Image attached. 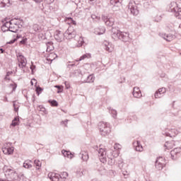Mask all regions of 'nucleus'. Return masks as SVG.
Returning a JSON list of instances; mask_svg holds the SVG:
<instances>
[{
  "mask_svg": "<svg viewBox=\"0 0 181 181\" xmlns=\"http://www.w3.org/2000/svg\"><path fill=\"white\" fill-rule=\"evenodd\" d=\"M84 45V38L83 37H80L79 40H78L77 47H81Z\"/></svg>",
  "mask_w": 181,
  "mask_h": 181,
  "instance_id": "72a5a7b5",
  "label": "nucleus"
},
{
  "mask_svg": "<svg viewBox=\"0 0 181 181\" xmlns=\"http://www.w3.org/2000/svg\"><path fill=\"white\" fill-rule=\"evenodd\" d=\"M133 146L137 152H142L144 151V147L142 146V144H141V141H136L133 142Z\"/></svg>",
  "mask_w": 181,
  "mask_h": 181,
  "instance_id": "a211bd4d",
  "label": "nucleus"
},
{
  "mask_svg": "<svg viewBox=\"0 0 181 181\" xmlns=\"http://www.w3.org/2000/svg\"><path fill=\"white\" fill-rule=\"evenodd\" d=\"M48 103L51 104L52 107H57L59 105V103L55 100H48Z\"/></svg>",
  "mask_w": 181,
  "mask_h": 181,
  "instance_id": "58836bf2",
  "label": "nucleus"
},
{
  "mask_svg": "<svg viewBox=\"0 0 181 181\" xmlns=\"http://www.w3.org/2000/svg\"><path fill=\"white\" fill-rule=\"evenodd\" d=\"M38 108H39L40 111H42V112H44V114H46V108H45V107H43V105H39Z\"/></svg>",
  "mask_w": 181,
  "mask_h": 181,
  "instance_id": "c03bdc74",
  "label": "nucleus"
},
{
  "mask_svg": "<svg viewBox=\"0 0 181 181\" xmlns=\"http://www.w3.org/2000/svg\"><path fill=\"white\" fill-rule=\"evenodd\" d=\"M172 145L173 144L170 142H165L164 146L166 148V149H172V148L173 147Z\"/></svg>",
  "mask_w": 181,
  "mask_h": 181,
  "instance_id": "a19ab883",
  "label": "nucleus"
},
{
  "mask_svg": "<svg viewBox=\"0 0 181 181\" xmlns=\"http://www.w3.org/2000/svg\"><path fill=\"white\" fill-rule=\"evenodd\" d=\"M30 69L32 71V74H33V71L35 70V69H36V66L33 64L32 66H30Z\"/></svg>",
  "mask_w": 181,
  "mask_h": 181,
  "instance_id": "5fc2aeb1",
  "label": "nucleus"
},
{
  "mask_svg": "<svg viewBox=\"0 0 181 181\" xmlns=\"http://www.w3.org/2000/svg\"><path fill=\"white\" fill-rule=\"evenodd\" d=\"M40 0H33L34 2H35V4H37Z\"/></svg>",
  "mask_w": 181,
  "mask_h": 181,
  "instance_id": "338daca9",
  "label": "nucleus"
},
{
  "mask_svg": "<svg viewBox=\"0 0 181 181\" xmlns=\"http://www.w3.org/2000/svg\"><path fill=\"white\" fill-rule=\"evenodd\" d=\"M90 57H91L90 54H84L80 57L79 62H81V60H84V59H90Z\"/></svg>",
  "mask_w": 181,
  "mask_h": 181,
  "instance_id": "c9c22d12",
  "label": "nucleus"
},
{
  "mask_svg": "<svg viewBox=\"0 0 181 181\" xmlns=\"http://www.w3.org/2000/svg\"><path fill=\"white\" fill-rule=\"evenodd\" d=\"M4 79L6 81V80H11V78H9V76H8L7 75H6Z\"/></svg>",
  "mask_w": 181,
  "mask_h": 181,
  "instance_id": "e2e57ef3",
  "label": "nucleus"
},
{
  "mask_svg": "<svg viewBox=\"0 0 181 181\" xmlns=\"http://www.w3.org/2000/svg\"><path fill=\"white\" fill-rule=\"evenodd\" d=\"M170 153L172 159H176L178 156H180L181 155V148H175L173 150H172Z\"/></svg>",
  "mask_w": 181,
  "mask_h": 181,
  "instance_id": "ddd939ff",
  "label": "nucleus"
},
{
  "mask_svg": "<svg viewBox=\"0 0 181 181\" xmlns=\"http://www.w3.org/2000/svg\"><path fill=\"white\" fill-rule=\"evenodd\" d=\"M159 36L160 37H163V39H164V40H166L167 42H172V40L175 39V35L172 34L159 33Z\"/></svg>",
  "mask_w": 181,
  "mask_h": 181,
  "instance_id": "2eb2a0df",
  "label": "nucleus"
},
{
  "mask_svg": "<svg viewBox=\"0 0 181 181\" xmlns=\"http://www.w3.org/2000/svg\"><path fill=\"white\" fill-rule=\"evenodd\" d=\"M98 128L100 135H102V136H106V135H109V134L111 132V127L110 126V123L100 122L98 124Z\"/></svg>",
  "mask_w": 181,
  "mask_h": 181,
  "instance_id": "7ed1b4c3",
  "label": "nucleus"
},
{
  "mask_svg": "<svg viewBox=\"0 0 181 181\" xmlns=\"http://www.w3.org/2000/svg\"><path fill=\"white\" fill-rule=\"evenodd\" d=\"M57 57V54L54 53H51L47 57V61L49 62V63H52Z\"/></svg>",
  "mask_w": 181,
  "mask_h": 181,
  "instance_id": "a878e982",
  "label": "nucleus"
},
{
  "mask_svg": "<svg viewBox=\"0 0 181 181\" xmlns=\"http://www.w3.org/2000/svg\"><path fill=\"white\" fill-rule=\"evenodd\" d=\"M165 165H166V161L165 160V158H163V157L157 158L155 163V165L156 169H158V170H162V169L165 168Z\"/></svg>",
  "mask_w": 181,
  "mask_h": 181,
  "instance_id": "9d476101",
  "label": "nucleus"
},
{
  "mask_svg": "<svg viewBox=\"0 0 181 181\" xmlns=\"http://www.w3.org/2000/svg\"><path fill=\"white\" fill-rule=\"evenodd\" d=\"M15 42H16V39H14V40H11V41L8 42V44H9V45H13V43H15Z\"/></svg>",
  "mask_w": 181,
  "mask_h": 181,
  "instance_id": "bf43d9fd",
  "label": "nucleus"
},
{
  "mask_svg": "<svg viewBox=\"0 0 181 181\" xmlns=\"http://www.w3.org/2000/svg\"><path fill=\"white\" fill-rule=\"evenodd\" d=\"M48 177L51 181H59L60 180V175L55 173H49Z\"/></svg>",
  "mask_w": 181,
  "mask_h": 181,
  "instance_id": "6ab92c4d",
  "label": "nucleus"
},
{
  "mask_svg": "<svg viewBox=\"0 0 181 181\" xmlns=\"http://www.w3.org/2000/svg\"><path fill=\"white\" fill-rule=\"evenodd\" d=\"M162 15L157 14L156 16H154V21L155 22H160L162 21Z\"/></svg>",
  "mask_w": 181,
  "mask_h": 181,
  "instance_id": "e433bc0d",
  "label": "nucleus"
},
{
  "mask_svg": "<svg viewBox=\"0 0 181 181\" xmlns=\"http://www.w3.org/2000/svg\"><path fill=\"white\" fill-rule=\"evenodd\" d=\"M15 151V148L11 147V144H5L2 147V151L4 155H12Z\"/></svg>",
  "mask_w": 181,
  "mask_h": 181,
  "instance_id": "f8f14e48",
  "label": "nucleus"
},
{
  "mask_svg": "<svg viewBox=\"0 0 181 181\" xmlns=\"http://www.w3.org/2000/svg\"><path fill=\"white\" fill-rule=\"evenodd\" d=\"M12 127H16V125H19V118L15 117L11 123Z\"/></svg>",
  "mask_w": 181,
  "mask_h": 181,
  "instance_id": "f704fd0d",
  "label": "nucleus"
},
{
  "mask_svg": "<svg viewBox=\"0 0 181 181\" xmlns=\"http://www.w3.org/2000/svg\"><path fill=\"white\" fill-rule=\"evenodd\" d=\"M74 66H76V64H67V67H68L69 69H70L71 67H74Z\"/></svg>",
  "mask_w": 181,
  "mask_h": 181,
  "instance_id": "13d9d810",
  "label": "nucleus"
},
{
  "mask_svg": "<svg viewBox=\"0 0 181 181\" xmlns=\"http://www.w3.org/2000/svg\"><path fill=\"white\" fill-rule=\"evenodd\" d=\"M165 93H166V88H160L155 93L154 97L155 98H162Z\"/></svg>",
  "mask_w": 181,
  "mask_h": 181,
  "instance_id": "dca6fc26",
  "label": "nucleus"
},
{
  "mask_svg": "<svg viewBox=\"0 0 181 181\" xmlns=\"http://www.w3.org/2000/svg\"><path fill=\"white\" fill-rule=\"evenodd\" d=\"M114 149H115L116 151L121 149V146L119 145V144H115L114 146Z\"/></svg>",
  "mask_w": 181,
  "mask_h": 181,
  "instance_id": "09e8293b",
  "label": "nucleus"
},
{
  "mask_svg": "<svg viewBox=\"0 0 181 181\" xmlns=\"http://www.w3.org/2000/svg\"><path fill=\"white\" fill-rule=\"evenodd\" d=\"M46 46H47V52H52V50L54 49V47H53V42H47Z\"/></svg>",
  "mask_w": 181,
  "mask_h": 181,
  "instance_id": "cd10ccee",
  "label": "nucleus"
},
{
  "mask_svg": "<svg viewBox=\"0 0 181 181\" xmlns=\"http://www.w3.org/2000/svg\"><path fill=\"white\" fill-rule=\"evenodd\" d=\"M171 132L174 134H171L170 133H165V134L166 136H175V135H177V134H179V132L175 129H172Z\"/></svg>",
  "mask_w": 181,
  "mask_h": 181,
  "instance_id": "7c9ffc66",
  "label": "nucleus"
},
{
  "mask_svg": "<svg viewBox=\"0 0 181 181\" xmlns=\"http://www.w3.org/2000/svg\"><path fill=\"white\" fill-rule=\"evenodd\" d=\"M54 37L57 42H63L64 40V33L60 30H57L54 33Z\"/></svg>",
  "mask_w": 181,
  "mask_h": 181,
  "instance_id": "4468645a",
  "label": "nucleus"
},
{
  "mask_svg": "<svg viewBox=\"0 0 181 181\" xmlns=\"http://www.w3.org/2000/svg\"><path fill=\"white\" fill-rule=\"evenodd\" d=\"M103 45L105 46V49L106 52H109V53H111V52L114 50V46L108 41H104Z\"/></svg>",
  "mask_w": 181,
  "mask_h": 181,
  "instance_id": "f3484780",
  "label": "nucleus"
},
{
  "mask_svg": "<svg viewBox=\"0 0 181 181\" xmlns=\"http://www.w3.org/2000/svg\"><path fill=\"white\" fill-rule=\"evenodd\" d=\"M121 0H110L111 5H115L116 4L119 3Z\"/></svg>",
  "mask_w": 181,
  "mask_h": 181,
  "instance_id": "8fccbe9b",
  "label": "nucleus"
},
{
  "mask_svg": "<svg viewBox=\"0 0 181 181\" xmlns=\"http://www.w3.org/2000/svg\"><path fill=\"white\" fill-rule=\"evenodd\" d=\"M23 168H25V169H30L32 168V160H27L23 163Z\"/></svg>",
  "mask_w": 181,
  "mask_h": 181,
  "instance_id": "bb28decb",
  "label": "nucleus"
},
{
  "mask_svg": "<svg viewBox=\"0 0 181 181\" xmlns=\"http://www.w3.org/2000/svg\"><path fill=\"white\" fill-rule=\"evenodd\" d=\"M102 19L103 22H105L106 26H109L110 28L113 26L115 22V19L111 16L102 15Z\"/></svg>",
  "mask_w": 181,
  "mask_h": 181,
  "instance_id": "1a4fd4ad",
  "label": "nucleus"
},
{
  "mask_svg": "<svg viewBox=\"0 0 181 181\" xmlns=\"http://www.w3.org/2000/svg\"><path fill=\"white\" fill-rule=\"evenodd\" d=\"M79 158H81L83 162H87L89 159L88 153L87 151H82L79 153Z\"/></svg>",
  "mask_w": 181,
  "mask_h": 181,
  "instance_id": "4be33fe9",
  "label": "nucleus"
},
{
  "mask_svg": "<svg viewBox=\"0 0 181 181\" xmlns=\"http://www.w3.org/2000/svg\"><path fill=\"white\" fill-rule=\"evenodd\" d=\"M107 163L110 166H112V165H114V163H115V160L114 158H108Z\"/></svg>",
  "mask_w": 181,
  "mask_h": 181,
  "instance_id": "ea45409f",
  "label": "nucleus"
},
{
  "mask_svg": "<svg viewBox=\"0 0 181 181\" xmlns=\"http://www.w3.org/2000/svg\"><path fill=\"white\" fill-rule=\"evenodd\" d=\"M35 91H36L37 95H40V93H42V91H43V88H42L40 86H37Z\"/></svg>",
  "mask_w": 181,
  "mask_h": 181,
  "instance_id": "37998d69",
  "label": "nucleus"
},
{
  "mask_svg": "<svg viewBox=\"0 0 181 181\" xmlns=\"http://www.w3.org/2000/svg\"><path fill=\"white\" fill-rule=\"evenodd\" d=\"M21 37H22V35H17L16 39H21Z\"/></svg>",
  "mask_w": 181,
  "mask_h": 181,
  "instance_id": "69168bd1",
  "label": "nucleus"
},
{
  "mask_svg": "<svg viewBox=\"0 0 181 181\" xmlns=\"http://www.w3.org/2000/svg\"><path fill=\"white\" fill-rule=\"evenodd\" d=\"M34 164L36 166V170H39V169H40V167L42 166V161H40L39 160H35Z\"/></svg>",
  "mask_w": 181,
  "mask_h": 181,
  "instance_id": "c756f323",
  "label": "nucleus"
},
{
  "mask_svg": "<svg viewBox=\"0 0 181 181\" xmlns=\"http://www.w3.org/2000/svg\"><path fill=\"white\" fill-rule=\"evenodd\" d=\"M69 176V173H67V172H62L59 174V179H64V180H65V179H66Z\"/></svg>",
  "mask_w": 181,
  "mask_h": 181,
  "instance_id": "473e14b6",
  "label": "nucleus"
},
{
  "mask_svg": "<svg viewBox=\"0 0 181 181\" xmlns=\"http://www.w3.org/2000/svg\"><path fill=\"white\" fill-rule=\"evenodd\" d=\"M91 18H92V19H93V21H95L96 22H97V21H99V20H100V17L98 16H96V15H94V14H93V15L91 16Z\"/></svg>",
  "mask_w": 181,
  "mask_h": 181,
  "instance_id": "a18cd8bd",
  "label": "nucleus"
},
{
  "mask_svg": "<svg viewBox=\"0 0 181 181\" xmlns=\"http://www.w3.org/2000/svg\"><path fill=\"white\" fill-rule=\"evenodd\" d=\"M107 109L109 110V112L111 114L112 118H117V115L118 114L117 110L112 109V107H107Z\"/></svg>",
  "mask_w": 181,
  "mask_h": 181,
  "instance_id": "c85d7f7f",
  "label": "nucleus"
},
{
  "mask_svg": "<svg viewBox=\"0 0 181 181\" xmlns=\"http://www.w3.org/2000/svg\"><path fill=\"white\" fill-rule=\"evenodd\" d=\"M111 36L114 40H122V42H129L131 37H129V33L127 32H122L117 28H112Z\"/></svg>",
  "mask_w": 181,
  "mask_h": 181,
  "instance_id": "f03ea898",
  "label": "nucleus"
},
{
  "mask_svg": "<svg viewBox=\"0 0 181 181\" xmlns=\"http://www.w3.org/2000/svg\"><path fill=\"white\" fill-rule=\"evenodd\" d=\"M11 87H13V91H15L16 90V87H18V85L16 83H11L10 84Z\"/></svg>",
  "mask_w": 181,
  "mask_h": 181,
  "instance_id": "603ef678",
  "label": "nucleus"
},
{
  "mask_svg": "<svg viewBox=\"0 0 181 181\" xmlns=\"http://www.w3.org/2000/svg\"><path fill=\"white\" fill-rule=\"evenodd\" d=\"M11 6V1L9 0H0V9L8 8Z\"/></svg>",
  "mask_w": 181,
  "mask_h": 181,
  "instance_id": "5701e85b",
  "label": "nucleus"
},
{
  "mask_svg": "<svg viewBox=\"0 0 181 181\" xmlns=\"http://www.w3.org/2000/svg\"><path fill=\"white\" fill-rule=\"evenodd\" d=\"M26 42H28V38L24 37L21 40V41L20 42V43H21V45H25Z\"/></svg>",
  "mask_w": 181,
  "mask_h": 181,
  "instance_id": "3c124183",
  "label": "nucleus"
},
{
  "mask_svg": "<svg viewBox=\"0 0 181 181\" xmlns=\"http://www.w3.org/2000/svg\"><path fill=\"white\" fill-rule=\"evenodd\" d=\"M0 181H9V180H2V179L0 178Z\"/></svg>",
  "mask_w": 181,
  "mask_h": 181,
  "instance_id": "774afa93",
  "label": "nucleus"
},
{
  "mask_svg": "<svg viewBox=\"0 0 181 181\" xmlns=\"http://www.w3.org/2000/svg\"><path fill=\"white\" fill-rule=\"evenodd\" d=\"M38 5V8H40V9L41 11H43V9H45V5L43 4V0H40L39 2L37 3Z\"/></svg>",
  "mask_w": 181,
  "mask_h": 181,
  "instance_id": "4c0bfd02",
  "label": "nucleus"
},
{
  "mask_svg": "<svg viewBox=\"0 0 181 181\" xmlns=\"http://www.w3.org/2000/svg\"><path fill=\"white\" fill-rule=\"evenodd\" d=\"M86 77V80L83 81V83H94V75L90 74L89 76H86V74L83 75L82 78Z\"/></svg>",
  "mask_w": 181,
  "mask_h": 181,
  "instance_id": "412c9836",
  "label": "nucleus"
},
{
  "mask_svg": "<svg viewBox=\"0 0 181 181\" xmlns=\"http://www.w3.org/2000/svg\"><path fill=\"white\" fill-rule=\"evenodd\" d=\"M65 39L67 40H71V39H74L77 35L76 30L71 26H69L68 29L64 33Z\"/></svg>",
  "mask_w": 181,
  "mask_h": 181,
  "instance_id": "0eeeda50",
  "label": "nucleus"
},
{
  "mask_svg": "<svg viewBox=\"0 0 181 181\" xmlns=\"http://www.w3.org/2000/svg\"><path fill=\"white\" fill-rule=\"evenodd\" d=\"M128 8L132 15L137 16V15H139L141 4H136L135 1H130L128 4Z\"/></svg>",
  "mask_w": 181,
  "mask_h": 181,
  "instance_id": "20e7f679",
  "label": "nucleus"
},
{
  "mask_svg": "<svg viewBox=\"0 0 181 181\" xmlns=\"http://www.w3.org/2000/svg\"><path fill=\"white\" fill-rule=\"evenodd\" d=\"M67 122H69V120L65 119L64 121L61 122V124L65 125L66 127L67 125Z\"/></svg>",
  "mask_w": 181,
  "mask_h": 181,
  "instance_id": "6e6d98bb",
  "label": "nucleus"
},
{
  "mask_svg": "<svg viewBox=\"0 0 181 181\" xmlns=\"http://www.w3.org/2000/svg\"><path fill=\"white\" fill-rule=\"evenodd\" d=\"M66 22L68 23V25H74V26L76 25V21L71 18H66Z\"/></svg>",
  "mask_w": 181,
  "mask_h": 181,
  "instance_id": "2f4dec72",
  "label": "nucleus"
},
{
  "mask_svg": "<svg viewBox=\"0 0 181 181\" xmlns=\"http://www.w3.org/2000/svg\"><path fill=\"white\" fill-rule=\"evenodd\" d=\"M4 103H8V98L6 96L4 97Z\"/></svg>",
  "mask_w": 181,
  "mask_h": 181,
  "instance_id": "680f3d73",
  "label": "nucleus"
},
{
  "mask_svg": "<svg viewBox=\"0 0 181 181\" xmlns=\"http://www.w3.org/2000/svg\"><path fill=\"white\" fill-rule=\"evenodd\" d=\"M4 171L5 173V176L8 177V179H11V180H17L18 175L16 170L13 168H8V167L4 166Z\"/></svg>",
  "mask_w": 181,
  "mask_h": 181,
  "instance_id": "39448f33",
  "label": "nucleus"
},
{
  "mask_svg": "<svg viewBox=\"0 0 181 181\" xmlns=\"http://www.w3.org/2000/svg\"><path fill=\"white\" fill-rule=\"evenodd\" d=\"M23 25H25L23 20L15 18L4 23L1 26V30L2 32H13V33H16L19 29L23 27Z\"/></svg>",
  "mask_w": 181,
  "mask_h": 181,
  "instance_id": "f257e3e1",
  "label": "nucleus"
},
{
  "mask_svg": "<svg viewBox=\"0 0 181 181\" xmlns=\"http://www.w3.org/2000/svg\"><path fill=\"white\" fill-rule=\"evenodd\" d=\"M170 12H172L173 13H175V18L177 19L181 20V8L177 6V4L176 2H171L170 4Z\"/></svg>",
  "mask_w": 181,
  "mask_h": 181,
  "instance_id": "423d86ee",
  "label": "nucleus"
},
{
  "mask_svg": "<svg viewBox=\"0 0 181 181\" xmlns=\"http://www.w3.org/2000/svg\"><path fill=\"white\" fill-rule=\"evenodd\" d=\"M33 29H34L35 32H39V30H40V27H39V26L37 25V24H35V25H33Z\"/></svg>",
  "mask_w": 181,
  "mask_h": 181,
  "instance_id": "49530a36",
  "label": "nucleus"
},
{
  "mask_svg": "<svg viewBox=\"0 0 181 181\" xmlns=\"http://www.w3.org/2000/svg\"><path fill=\"white\" fill-rule=\"evenodd\" d=\"M47 1V4H48V5H50V4H53L54 2V0H45Z\"/></svg>",
  "mask_w": 181,
  "mask_h": 181,
  "instance_id": "4d7b16f0",
  "label": "nucleus"
},
{
  "mask_svg": "<svg viewBox=\"0 0 181 181\" xmlns=\"http://www.w3.org/2000/svg\"><path fill=\"white\" fill-rule=\"evenodd\" d=\"M11 74H13V71H8L6 76H8L9 77V76H11Z\"/></svg>",
  "mask_w": 181,
  "mask_h": 181,
  "instance_id": "052dcab7",
  "label": "nucleus"
},
{
  "mask_svg": "<svg viewBox=\"0 0 181 181\" xmlns=\"http://www.w3.org/2000/svg\"><path fill=\"white\" fill-rule=\"evenodd\" d=\"M55 88H57V93L60 94V93H63V86L57 85L54 86Z\"/></svg>",
  "mask_w": 181,
  "mask_h": 181,
  "instance_id": "79ce46f5",
  "label": "nucleus"
},
{
  "mask_svg": "<svg viewBox=\"0 0 181 181\" xmlns=\"http://www.w3.org/2000/svg\"><path fill=\"white\" fill-rule=\"evenodd\" d=\"M16 102H13V106L14 108V111L16 112H18V111H19V107L18 106H16V104L15 103Z\"/></svg>",
  "mask_w": 181,
  "mask_h": 181,
  "instance_id": "de8ad7c7",
  "label": "nucleus"
},
{
  "mask_svg": "<svg viewBox=\"0 0 181 181\" xmlns=\"http://www.w3.org/2000/svg\"><path fill=\"white\" fill-rule=\"evenodd\" d=\"M62 153L64 155L65 158H69V159H73L74 155L70 151H67L66 150H62Z\"/></svg>",
  "mask_w": 181,
  "mask_h": 181,
  "instance_id": "b1692460",
  "label": "nucleus"
},
{
  "mask_svg": "<svg viewBox=\"0 0 181 181\" xmlns=\"http://www.w3.org/2000/svg\"><path fill=\"white\" fill-rule=\"evenodd\" d=\"M1 53H5V49L3 48H0Z\"/></svg>",
  "mask_w": 181,
  "mask_h": 181,
  "instance_id": "0e129e2a",
  "label": "nucleus"
},
{
  "mask_svg": "<svg viewBox=\"0 0 181 181\" xmlns=\"http://www.w3.org/2000/svg\"><path fill=\"white\" fill-rule=\"evenodd\" d=\"M17 59L18 62V67L20 69H25V67H26V64H28V61L25 56H23L22 53H18L17 54Z\"/></svg>",
  "mask_w": 181,
  "mask_h": 181,
  "instance_id": "6e6552de",
  "label": "nucleus"
},
{
  "mask_svg": "<svg viewBox=\"0 0 181 181\" xmlns=\"http://www.w3.org/2000/svg\"><path fill=\"white\" fill-rule=\"evenodd\" d=\"M95 35H104L105 33V28L102 27L101 28H95Z\"/></svg>",
  "mask_w": 181,
  "mask_h": 181,
  "instance_id": "393cba45",
  "label": "nucleus"
},
{
  "mask_svg": "<svg viewBox=\"0 0 181 181\" xmlns=\"http://www.w3.org/2000/svg\"><path fill=\"white\" fill-rule=\"evenodd\" d=\"M98 152L100 162H102V163H105V162H107V151H105V148H100Z\"/></svg>",
  "mask_w": 181,
  "mask_h": 181,
  "instance_id": "9b49d317",
  "label": "nucleus"
},
{
  "mask_svg": "<svg viewBox=\"0 0 181 181\" xmlns=\"http://www.w3.org/2000/svg\"><path fill=\"white\" fill-rule=\"evenodd\" d=\"M65 84V87L67 90H69V88H70V83H69V81H65L64 82Z\"/></svg>",
  "mask_w": 181,
  "mask_h": 181,
  "instance_id": "864d4df0",
  "label": "nucleus"
},
{
  "mask_svg": "<svg viewBox=\"0 0 181 181\" xmlns=\"http://www.w3.org/2000/svg\"><path fill=\"white\" fill-rule=\"evenodd\" d=\"M133 95L135 98H141L142 97V93L138 87H134L133 89Z\"/></svg>",
  "mask_w": 181,
  "mask_h": 181,
  "instance_id": "aec40b11",
  "label": "nucleus"
}]
</instances>
